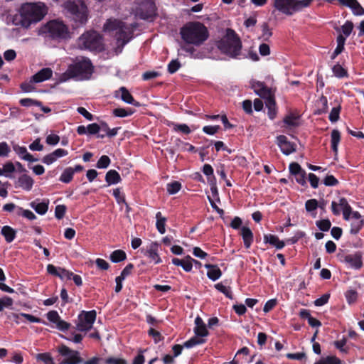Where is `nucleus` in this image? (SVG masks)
<instances>
[{
  "label": "nucleus",
  "instance_id": "nucleus-63",
  "mask_svg": "<svg viewBox=\"0 0 364 364\" xmlns=\"http://www.w3.org/2000/svg\"><path fill=\"white\" fill-rule=\"evenodd\" d=\"M220 129V127L219 125H215V126H205L203 127V132L208 135H214L216 134L218 130Z\"/></svg>",
  "mask_w": 364,
  "mask_h": 364
},
{
  "label": "nucleus",
  "instance_id": "nucleus-64",
  "mask_svg": "<svg viewBox=\"0 0 364 364\" xmlns=\"http://www.w3.org/2000/svg\"><path fill=\"white\" fill-rule=\"evenodd\" d=\"M105 364H128V363L123 358L110 357L105 360Z\"/></svg>",
  "mask_w": 364,
  "mask_h": 364
},
{
  "label": "nucleus",
  "instance_id": "nucleus-25",
  "mask_svg": "<svg viewBox=\"0 0 364 364\" xmlns=\"http://www.w3.org/2000/svg\"><path fill=\"white\" fill-rule=\"evenodd\" d=\"M241 235L243 239L244 245L246 248H250L253 242V233L252 230L247 227H242L241 228Z\"/></svg>",
  "mask_w": 364,
  "mask_h": 364
},
{
  "label": "nucleus",
  "instance_id": "nucleus-60",
  "mask_svg": "<svg viewBox=\"0 0 364 364\" xmlns=\"http://www.w3.org/2000/svg\"><path fill=\"white\" fill-rule=\"evenodd\" d=\"M330 298V294H324L321 297L316 299L314 304L316 306H321L328 303Z\"/></svg>",
  "mask_w": 364,
  "mask_h": 364
},
{
  "label": "nucleus",
  "instance_id": "nucleus-58",
  "mask_svg": "<svg viewBox=\"0 0 364 364\" xmlns=\"http://www.w3.org/2000/svg\"><path fill=\"white\" fill-rule=\"evenodd\" d=\"M66 206L65 205H58L55 209V216L57 219H62L66 212Z\"/></svg>",
  "mask_w": 364,
  "mask_h": 364
},
{
  "label": "nucleus",
  "instance_id": "nucleus-11",
  "mask_svg": "<svg viewBox=\"0 0 364 364\" xmlns=\"http://www.w3.org/2000/svg\"><path fill=\"white\" fill-rule=\"evenodd\" d=\"M96 317L97 312L95 310L81 311L77 316V330L85 332L90 331L93 326Z\"/></svg>",
  "mask_w": 364,
  "mask_h": 364
},
{
  "label": "nucleus",
  "instance_id": "nucleus-6",
  "mask_svg": "<svg viewBox=\"0 0 364 364\" xmlns=\"http://www.w3.org/2000/svg\"><path fill=\"white\" fill-rule=\"evenodd\" d=\"M57 351L63 358L60 364H100L102 360L101 358L94 356L84 360L78 350H73L64 344L58 346Z\"/></svg>",
  "mask_w": 364,
  "mask_h": 364
},
{
  "label": "nucleus",
  "instance_id": "nucleus-23",
  "mask_svg": "<svg viewBox=\"0 0 364 364\" xmlns=\"http://www.w3.org/2000/svg\"><path fill=\"white\" fill-rule=\"evenodd\" d=\"M264 242L275 247L277 250H281L285 246L284 241L280 240L277 235L272 234H266L264 235Z\"/></svg>",
  "mask_w": 364,
  "mask_h": 364
},
{
  "label": "nucleus",
  "instance_id": "nucleus-61",
  "mask_svg": "<svg viewBox=\"0 0 364 364\" xmlns=\"http://www.w3.org/2000/svg\"><path fill=\"white\" fill-rule=\"evenodd\" d=\"M186 259H183L182 264H181V267L186 271V272H189L192 270L193 268V264H192V258L188 255L186 257Z\"/></svg>",
  "mask_w": 364,
  "mask_h": 364
},
{
  "label": "nucleus",
  "instance_id": "nucleus-43",
  "mask_svg": "<svg viewBox=\"0 0 364 364\" xmlns=\"http://www.w3.org/2000/svg\"><path fill=\"white\" fill-rule=\"evenodd\" d=\"M314 0H295L294 13L301 11L302 9L309 7Z\"/></svg>",
  "mask_w": 364,
  "mask_h": 364
},
{
  "label": "nucleus",
  "instance_id": "nucleus-29",
  "mask_svg": "<svg viewBox=\"0 0 364 364\" xmlns=\"http://www.w3.org/2000/svg\"><path fill=\"white\" fill-rule=\"evenodd\" d=\"M331 149H332V151L336 154H337L338 153V144L341 141V133L337 129H333L332 132H331Z\"/></svg>",
  "mask_w": 364,
  "mask_h": 364
},
{
  "label": "nucleus",
  "instance_id": "nucleus-62",
  "mask_svg": "<svg viewBox=\"0 0 364 364\" xmlns=\"http://www.w3.org/2000/svg\"><path fill=\"white\" fill-rule=\"evenodd\" d=\"M318 207V201L316 199L308 200L305 203L306 211L311 212Z\"/></svg>",
  "mask_w": 364,
  "mask_h": 364
},
{
  "label": "nucleus",
  "instance_id": "nucleus-48",
  "mask_svg": "<svg viewBox=\"0 0 364 364\" xmlns=\"http://www.w3.org/2000/svg\"><path fill=\"white\" fill-rule=\"evenodd\" d=\"M262 34L261 38L262 40L264 41H269V38L272 36V32L267 23H263L262 25Z\"/></svg>",
  "mask_w": 364,
  "mask_h": 364
},
{
  "label": "nucleus",
  "instance_id": "nucleus-31",
  "mask_svg": "<svg viewBox=\"0 0 364 364\" xmlns=\"http://www.w3.org/2000/svg\"><path fill=\"white\" fill-rule=\"evenodd\" d=\"M109 259L113 263H118L127 259V254L122 250H117L111 253Z\"/></svg>",
  "mask_w": 364,
  "mask_h": 364
},
{
  "label": "nucleus",
  "instance_id": "nucleus-7",
  "mask_svg": "<svg viewBox=\"0 0 364 364\" xmlns=\"http://www.w3.org/2000/svg\"><path fill=\"white\" fill-rule=\"evenodd\" d=\"M78 46L81 49L91 51L101 52L105 49L102 36L95 31H86L81 35Z\"/></svg>",
  "mask_w": 364,
  "mask_h": 364
},
{
  "label": "nucleus",
  "instance_id": "nucleus-56",
  "mask_svg": "<svg viewBox=\"0 0 364 364\" xmlns=\"http://www.w3.org/2000/svg\"><path fill=\"white\" fill-rule=\"evenodd\" d=\"M148 334H149V336H151L154 338L155 343H159V341L164 340V336L161 335V333L159 331H158L152 328H151L149 330Z\"/></svg>",
  "mask_w": 364,
  "mask_h": 364
},
{
  "label": "nucleus",
  "instance_id": "nucleus-40",
  "mask_svg": "<svg viewBox=\"0 0 364 364\" xmlns=\"http://www.w3.org/2000/svg\"><path fill=\"white\" fill-rule=\"evenodd\" d=\"M181 188V183L179 181H174L167 184L166 190L167 192L171 194L177 193Z\"/></svg>",
  "mask_w": 364,
  "mask_h": 364
},
{
  "label": "nucleus",
  "instance_id": "nucleus-12",
  "mask_svg": "<svg viewBox=\"0 0 364 364\" xmlns=\"http://www.w3.org/2000/svg\"><path fill=\"white\" fill-rule=\"evenodd\" d=\"M341 262L345 263L348 267L354 269H360L363 266V254L361 252H355L353 254L342 255L339 256Z\"/></svg>",
  "mask_w": 364,
  "mask_h": 364
},
{
  "label": "nucleus",
  "instance_id": "nucleus-57",
  "mask_svg": "<svg viewBox=\"0 0 364 364\" xmlns=\"http://www.w3.org/2000/svg\"><path fill=\"white\" fill-rule=\"evenodd\" d=\"M181 68V63L180 62L176 59L172 60L168 64V72L171 74L175 73L179 68Z\"/></svg>",
  "mask_w": 364,
  "mask_h": 364
},
{
  "label": "nucleus",
  "instance_id": "nucleus-16",
  "mask_svg": "<svg viewBox=\"0 0 364 364\" xmlns=\"http://www.w3.org/2000/svg\"><path fill=\"white\" fill-rule=\"evenodd\" d=\"M277 145L281 151L285 155H289L296 151V145L288 140L284 135H279L277 137Z\"/></svg>",
  "mask_w": 364,
  "mask_h": 364
},
{
  "label": "nucleus",
  "instance_id": "nucleus-45",
  "mask_svg": "<svg viewBox=\"0 0 364 364\" xmlns=\"http://www.w3.org/2000/svg\"><path fill=\"white\" fill-rule=\"evenodd\" d=\"M111 163L109 157L107 155H102L96 164L97 168H107Z\"/></svg>",
  "mask_w": 364,
  "mask_h": 364
},
{
  "label": "nucleus",
  "instance_id": "nucleus-53",
  "mask_svg": "<svg viewBox=\"0 0 364 364\" xmlns=\"http://www.w3.org/2000/svg\"><path fill=\"white\" fill-rule=\"evenodd\" d=\"M173 130L181 132L185 134H189L191 132L190 127L186 124H173Z\"/></svg>",
  "mask_w": 364,
  "mask_h": 364
},
{
  "label": "nucleus",
  "instance_id": "nucleus-8",
  "mask_svg": "<svg viewBox=\"0 0 364 364\" xmlns=\"http://www.w3.org/2000/svg\"><path fill=\"white\" fill-rule=\"evenodd\" d=\"M157 8L154 0H141L135 9V16L148 21H153L157 16Z\"/></svg>",
  "mask_w": 364,
  "mask_h": 364
},
{
  "label": "nucleus",
  "instance_id": "nucleus-49",
  "mask_svg": "<svg viewBox=\"0 0 364 364\" xmlns=\"http://www.w3.org/2000/svg\"><path fill=\"white\" fill-rule=\"evenodd\" d=\"M193 331L196 336L201 337L200 338H202L203 337L208 336L209 335V332L206 328L205 324L200 326H195Z\"/></svg>",
  "mask_w": 364,
  "mask_h": 364
},
{
  "label": "nucleus",
  "instance_id": "nucleus-59",
  "mask_svg": "<svg viewBox=\"0 0 364 364\" xmlns=\"http://www.w3.org/2000/svg\"><path fill=\"white\" fill-rule=\"evenodd\" d=\"M161 76V73L158 71H146L142 74V80H149L151 79L156 78L158 77Z\"/></svg>",
  "mask_w": 364,
  "mask_h": 364
},
{
  "label": "nucleus",
  "instance_id": "nucleus-4",
  "mask_svg": "<svg viewBox=\"0 0 364 364\" xmlns=\"http://www.w3.org/2000/svg\"><path fill=\"white\" fill-rule=\"evenodd\" d=\"M136 24H127L119 20H108L104 25V29L115 31V38L118 46L124 47L132 38Z\"/></svg>",
  "mask_w": 364,
  "mask_h": 364
},
{
  "label": "nucleus",
  "instance_id": "nucleus-30",
  "mask_svg": "<svg viewBox=\"0 0 364 364\" xmlns=\"http://www.w3.org/2000/svg\"><path fill=\"white\" fill-rule=\"evenodd\" d=\"M74 174L73 167H67L61 173L59 180L64 183H69L73 181Z\"/></svg>",
  "mask_w": 364,
  "mask_h": 364
},
{
  "label": "nucleus",
  "instance_id": "nucleus-19",
  "mask_svg": "<svg viewBox=\"0 0 364 364\" xmlns=\"http://www.w3.org/2000/svg\"><path fill=\"white\" fill-rule=\"evenodd\" d=\"M158 250L159 244L157 242H151L146 250L144 255L154 260L155 264H159L161 262V259L158 254Z\"/></svg>",
  "mask_w": 364,
  "mask_h": 364
},
{
  "label": "nucleus",
  "instance_id": "nucleus-38",
  "mask_svg": "<svg viewBox=\"0 0 364 364\" xmlns=\"http://www.w3.org/2000/svg\"><path fill=\"white\" fill-rule=\"evenodd\" d=\"M332 71L334 75L338 78H343L348 76V72L346 69H344L339 63L335 65Z\"/></svg>",
  "mask_w": 364,
  "mask_h": 364
},
{
  "label": "nucleus",
  "instance_id": "nucleus-10",
  "mask_svg": "<svg viewBox=\"0 0 364 364\" xmlns=\"http://www.w3.org/2000/svg\"><path fill=\"white\" fill-rule=\"evenodd\" d=\"M46 27L48 36L53 40L61 41L70 37L69 29L63 21H50L47 23Z\"/></svg>",
  "mask_w": 364,
  "mask_h": 364
},
{
  "label": "nucleus",
  "instance_id": "nucleus-26",
  "mask_svg": "<svg viewBox=\"0 0 364 364\" xmlns=\"http://www.w3.org/2000/svg\"><path fill=\"white\" fill-rule=\"evenodd\" d=\"M1 234L4 237L6 242L11 243L16 238V231L11 226L5 225L1 228Z\"/></svg>",
  "mask_w": 364,
  "mask_h": 364
},
{
  "label": "nucleus",
  "instance_id": "nucleus-42",
  "mask_svg": "<svg viewBox=\"0 0 364 364\" xmlns=\"http://www.w3.org/2000/svg\"><path fill=\"white\" fill-rule=\"evenodd\" d=\"M316 225L320 230L326 232L330 230L331 227V223L329 219H322L316 221Z\"/></svg>",
  "mask_w": 364,
  "mask_h": 364
},
{
  "label": "nucleus",
  "instance_id": "nucleus-14",
  "mask_svg": "<svg viewBox=\"0 0 364 364\" xmlns=\"http://www.w3.org/2000/svg\"><path fill=\"white\" fill-rule=\"evenodd\" d=\"M295 0H272V6L277 10L287 16L294 14Z\"/></svg>",
  "mask_w": 364,
  "mask_h": 364
},
{
  "label": "nucleus",
  "instance_id": "nucleus-27",
  "mask_svg": "<svg viewBox=\"0 0 364 364\" xmlns=\"http://www.w3.org/2000/svg\"><path fill=\"white\" fill-rule=\"evenodd\" d=\"M48 204L49 201L48 200H43L41 203H36V201H33L31 203V207L35 210V211L40 214V215H44L46 213L48 209Z\"/></svg>",
  "mask_w": 364,
  "mask_h": 364
},
{
  "label": "nucleus",
  "instance_id": "nucleus-3",
  "mask_svg": "<svg viewBox=\"0 0 364 364\" xmlns=\"http://www.w3.org/2000/svg\"><path fill=\"white\" fill-rule=\"evenodd\" d=\"M181 39L186 44L202 45L209 37L208 28L199 21L188 22L180 31Z\"/></svg>",
  "mask_w": 364,
  "mask_h": 364
},
{
  "label": "nucleus",
  "instance_id": "nucleus-15",
  "mask_svg": "<svg viewBox=\"0 0 364 364\" xmlns=\"http://www.w3.org/2000/svg\"><path fill=\"white\" fill-rule=\"evenodd\" d=\"M46 317L50 322L55 323L56 328L60 331L65 332L68 331L71 326L70 323L61 319L57 311L52 310L48 311Z\"/></svg>",
  "mask_w": 364,
  "mask_h": 364
},
{
  "label": "nucleus",
  "instance_id": "nucleus-47",
  "mask_svg": "<svg viewBox=\"0 0 364 364\" xmlns=\"http://www.w3.org/2000/svg\"><path fill=\"white\" fill-rule=\"evenodd\" d=\"M19 103L23 107H31V106H33V105H35V106H40V105H41V101H38V100H34V99H31V98H23V99H21L20 101H19Z\"/></svg>",
  "mask_w": 364,
  "mask_h": 364
},
{
  "label": "nucleus",
  "instance_id": "nucleus-50",
  "mask_svg": "<svg viewBox=\"0 0 364 364\" xmlns=\"http://www.w3.org/2000/svg\"><path fill=\"white\" fill-rule=\"evenodd\" d=\"M146 350V349H139L137 355L132 360V364H144L145 362V357L144 355V353Z\"/></svg>",
  "mask_w": 364,
  "mask_h": 364
},
{
  "label": "nucleus",
  "instance_id": "nucleus-22",
  "mask_svg": "<svg viewBox=\"0 0 364 364\" xmlns=\"http://www.w3.org/2000/svg\"><path fill=\"white\" fill-rule=\"evenodd\" d=\"M205 267L208 269L207 276L213 280H218L222 275V271L216 264H205Z\"/></svg>",
  "mask_w": 364,
  "mask_h": 364
},
{
  "label": "nucleus",
  "instance_id": "nucleus-39",
  "mask_svg": "<svg viewBox=\"0 0 364 364\" xmlns=\"http://www.w3.org/2000/svg\"><path fill=\"white\" fill-rule=\"evenodd\" d=\"M36 359L44 364H55L53 357L49 353H41L36 355Z\"/></svg>",
  "mask_w": 364,
  "mask_h": 364
},
{
  "label": "nucleus",
  "instance_id": "nucleus-18",
  "mask_svg": "<svg viewBox=\"0 0 364 364\" xmlns=\"http://www.w3.org/2000/svg\"><path fill=\"white\" fill-rule=\"evenodd\" d=\"M121 92L120 98L122 101L127 104L132 105L135 107H140L141 104L136 101L132 94L125 87H121L119 90L116 91L115 96L118 97V93Z\"/></svg>",
  "mask_w": 364,
  "mask_h": 364
},
{
  "label": "nucleus",
  "instance_id": "nucleus-41",
  "mask_svg": "<svg viewBox=\"0 0 364 364\" xmlns=\"http://www.w3.org/2000/svg\"><path fill=\"white\" fill-rule=\"evenodd\" d=\"M364 225V220H354L350 224V232L353 235L358 234L360 230L362 229L363 226Z\"/></svg>",
  "mask_w": 364,
  "mask_h": 364
},
{
  "label": "nucleus",
  "instance_id": "nucleus-34",
  "mask_svg": "<svg viewBox=\"0 0 364 364\" xmlns=\"http://www.w3.org/2000/svg\"><path fill=\"white\" fill-rule=\"evenodd\" d=\"M206 342V340L204 338H199L198 336H193L189 340L186 341L183 343V346L186 348H193L197 345L203 344Z\"/></svg>",
  "mask_w": 364,
  "mask_h": 364
},
{
  "label": "nucleus",
  "instance_id": "nucleus-37",
  "mask_svg": "<svg viewBox=\"0 0 364 364\" xmlns=\"http://www.w3.org/2000/svg\"><path fill=\"white\" fill-rule=\"evenodd\" d=\"M347 340L343 338L340 341H336L334 342L335 347L339 350V351L344 354H348L350 350V348L346 346Z\"/></svg>",
  "mask_w": 364,
  "mask_h": 364
},
{
  "label": "nucleus",
  "instance_id": "nucleus-52",
  "mask_svg": "<svg viewBox=\"0 0 364 364\" xmlns=\"http://www.w3.org/2000/svg\"><path fill=\"white\" fill-rule=\"evenodd\" d=\"M113 196L115 198L117 203H126L125 196L121 192L120 188H117L113 190Z\"/></svg>",
  "mask_w": 364,
  "mask_h": 364
},
{
  "label": "nucleus",
  "instance_id": "nucleus-33",
  "mask_svg": "<svg viewBox=\"0 0 364 364\" xmlns=\"http://www.w3.org/2000/svg\"><path fill=\"white\" fill-rule=\"evenodd\" d=\"M353 27L354 24L351 21H346L341 28L336 27L335 29L337 31H340L341 30L343 35L346 36V37H348L352 33Z\"/></svg>",
  "mask_w": 364,
  "mask_h": 364
},
{
  "label": "nucleus",
  "instance_id": "nucleus-21",
  "mask_svg": "<svg viewBox=\"0 0 364 364\" xmlns=\"http://www.w3.org/2000/svg\"><path fill=\"white\" fill-rule=\"evenodd\" d=\"M14 151L21 157V159L29 161L35 162L38 161V159L34 158L31 154L27 151L25 146H20L19 145H14L13 146Z\"/></svg>",
  "mask_w": 364,
  "mask_h": 364
},
{
  "label": "nucleus",
  "instance_id": "nucleus-17",
  "mask_svg": "<svg viewBox=\"0 0 364 364\" xmlns=\"http://www.w3.org/2000/svg\"><path fill=\"white\" fill-rule=\"evenodd\" d=\"M53 70L50 68H44L31 77V82L40 83L52 77Z\"/></svg>",
  "mask_w": 364,
  "mask_h": 364
},
{
  "label": "nucleus",
  "instance_id": "nucleus-54",
  "mask_svg": "<svg viewBox=\"0 0 364 364\" xmlns=\"http://www.w3.org/2000/svg\"><path fill=\"white\" fill-rule=\"evenodd\" d=\"M323 183L326 186H336L339 183L333 175H327L323 180Z\"/></svg>",
  "mask_w": 364,
  "mask_h": 364
},
{
  "label": "nucleus",
  "instance_id": "nucleus-24",
  "mask_svg": "<svg viewBox=\"0 0 364 364\" xmlns=\"http://www.w3.org/2000/svg\"><path fill=\"white\" fill-rule=\"evenodd\" d=\"M105 179L107 186L117 184L122 181L119 173L114 169H111L106 173Z\"/></svg>",
  "mask_w": 364,
  "mask_h": 364
},
{
  "label": "nucleus",
  "instance_id": "nucleus-28",
  "mask_svg": "<svg viewBox=\"0 0 364 364\" xmlns=\"http://www.w3.org/2000/svg\"><path fill=\"white\" fill-rule=\"evenodd\" d=\"M156 228L159 233L164 234L166 232V223L167 218L164 217L161 212H157L156 214Z\"/></svg>",
  "mask_w": 364,
  "mask_h": 364
},
{
  "label": "nucleus",
  "instance_id": "nucleus-20",
  "mask_svg": "<svg viewBox=\"0 0 364 364\" xmlns=\"http://www.w3.org/2000/svg\"><path fill=\"white\" fill-rule=\"evenodd\" d=\"M33 183L34 181L30 176L23 174L18 177L16 186L21 187L26 191H29L32 189Z\"/></svg>",
  "mask_w": 364,
  "mask_h": 364
},
{
  "label": "nucleus",
  "instance_id": "nucleus-13",
  "mask_svg": "<svg viewBox=\"0 0 364 364\" xmlns=\"http://www.w3.org/2000/svg\"><path fill=\"white\" fill-rule=\"evenodd\" d=\"M289 173L294 176L296 183L306 187V172L297 162H292L289 166Z\"/></svg>",
  "mask_w": 364,
  "mask_h": 364
},
{
  "label": "nucleus",
  "instance_id": "nucleus-44",
  "mask_svg": "<svg viewBox=\"0 0 364 364\" xmlns=\"http://www.w3.org/2000/svg\"><path fill=\"white\" fill-rule=\"evenodd\" d=\"M314 364H341V360L336 356H327L321 358Z\"/></svg>",
  "mask_w": 364,
  "mask_h": 364
},
{
  "label": "nucleus",
  "instance_id": "nucleus-1",
  "mask_svg": "<svg viewBox=\"0 0 364 364\" xmlns=\"http://www.w3.org/2000/svg\"><path fill=\"white\" fill-rule=\"evenodd\" d=\"M19 13V18H15L18 21L16 23L28 28L32 23L43 18L47 14V7L41 2L26 3L21 5Z\"/></svg>",
  "mask_w": 364,
  "mask_h": 364
},
{
  "label": "nucleus",
  "instance_id": "nucleus-51",
  "mask_svg": "<svg viewBox=\"0 0 364 364\" xmlns=\"http://www.w3.org/2000/svg\"><path fill=\"white\" fill-rule=\"evenodd\" d=\"M350 9L355 16L364 15V9L357 0H355Z\"/></svg>",
  "mask_w": 364,
  "mask_h": 364
},
{
  "label": "nucleus",
  "instance_id": "nucleus-35",
  "mask_svg": "<svg viewBox=\"0 0 364 364\" xmlns=\"http://www.w3.org/2000/svg\"><path fill=\"white\" fill-rule=\"evenodd\" d=\"M215 288L223 293L227 298L233 299V294L230 287H225L222 283L215 284Z\"/></svg>",
  "mask_w": 364,
  "mask_h": 364
},
{
  "label": "nucleus",
  "instance_id": "nucleus-32",
  "mask_svg": "<svg viewBox=\"0 0 364 364\" xmlns=\"http://www.w3.org/2000/svg\"><path fill=\"white\" fill-rule=\"evenodd\" d=\"M135 109L133 108H115L113 109L112 113L114 116L117 117H126L133 114Z\"/></svg>",
  "mask_w": 364,
  "mask_h": 364
},
{
  "label": "nucleus",
  "instance_id": "nucleus-55",
  "mask_svg": "<svg viewBox=\"0 0 364 364\" xmlns=\"http://www.w3.org/2000/svg\"><path fill=\"white\" fill-rule=\"evenodd\" d=\"M347 302L348 304L354 303L358 298V292L355 290L350 289L348 290L345 294Z\"/></svg>",
  "mask_w": 364,
  "mask_h": 364
},
{
  "label": "nucleus",
  "instance_id": "nucleus-2",
  "mask_svg": "<svg viewBox=\"0 0 364 364\" xmlns=\"http://www.w3.org/2000/svg\"><path fill=\"white\" fill-rule=\"evenodd\" d=\"M94 71L91 60L86 57L76 58L67 70L61 75L60 82L68 79L76 78L80 80L90 79Z\"/></svg>",
  "mask_w": 364,
  "mask_h": 364
},
{
  "label": "nucleus",
  "instance_id": "nucleus-9",
  "mask_svg": "<svg viewBox=\"0 0 364 364\" xmlns=\"http://www.w3.org/2000/svg\"><path fill=\"white\" fill-rule=\"evenodd\" d=\"M65 9L72 16L75 22L85 24L87 21V9L83 2L80 4L73 1L64 3Z\"/></svg>",
  "mask_w": 364,
  "mask_h": 364
},
{
  "label": "nucleus",
  "instance_id": "nucleus-5",
  "mask_svg": "<svg viewBox=\"0 0 364 364\" xmlns=\"http://www.w3.org/2000/svg\"><path fill=\"white\" fill-rule=\"evenodd\" d=\"M217 47L221 53L237 58L241 53L242 41L234 30L228 28L225 36L217 42Z\"/></svg>",
  "mask_w": 364,
  "mask_h": 364
},
{
  "label": "nucleus",
  "instance_id": "nucleus-36",
  "mask_svg": "<svg viewBox=\"0 0 364 364\" xmlns=\"http://www.w3.org/2000/svg\"><path fill=\"white\" fill-rule=\"evenodd\" d=\"M299 116L294 114L287 115L284 119V122L289 127H298L299 125L298 119Z\"/></svg>",
  "mask_w": 364,
  "mask_h": 364
},
{
  "label": "nucleus",
  "instance_id": "nucleus-46",
  "mask_svg": "<svg viewBox=\"0 0 364 364\" xmlns=\"http://www.w3.org/2000/svg\"><path fill=\"white\" fill-rule=\"evenodd\" d=\"M341 109V107L340 105L332 108L328 116V119L331 122H336L339 119Z\"/></svg>",
  "mask_w": 364,
  "mask_h": 364
}]
</instances>
